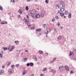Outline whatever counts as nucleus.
I'll use <instances>...</instances> for the list:
<instances>
[{
    "mask_svg": "<svg viewBox=\"0 0 76 76\" xmlns=\"http://www.w3.org/2000/svg\"><path fill=\"white\" fill-rule=\"evenodd\" d=\"M24 22H25V23H27V25L28 26H31V23H29V21L28 20L26 19V18H24L23 20Z\"/></svg>",
    "mask_w": 76,
    "mask_h": 76,
    "instance_id": "f257e3e1",
    "label": "nucleus"
},
{
    "mask_svg": "<svg viewBox=\"0 0 76 76\" xmlns=\"http://www.w3.org/2000/svg\"><path fill=\"white\" fill-rule=\"evenodd\" d=\"M59 4L61 7H65V4L63 3V1H61L59 2Z\"/></svg>",
    "mask_w": 76,
    "mask_h": 76,
    "instance_id": "f03ea898",
    "label": "nucleus"
},
{
    "mask_svg": "<svg viewBox=\"0 0 76 76\" xmlns=\"http://www.w3.org/2000/svg\"><path fill=\"white\" fill-rule=\"evenodd\" d=\"M40 17V15L39 14H37L36 15H34L33 16V18H39Z\"/></svg>",
    "mask_w": 76,
    "mask_h": 76,
    "instance_id": "7ed1b4c3",
    "label": "nucleus"
},
{
    "mask_svg": "<svg viewBox=\"0 0 76 76\" xmlns=\"http://www.w3.org/2000/svg\"><path fill=\"white\" fill-rule=\"evenodd\" d=\"M44 33L45 34H46V37H48L47 36V35H48V32H49L47 30H45L44 31Z\"/></svg>",
    "mask_w": 76,
    "mask_h": 76,
    "instance_id": "20e7f679",
    "label": "nucleus"
},
{
    "mask_svg": "<svg viewBox=\"0 0 76 76\" xmlns=\"http://www.w3.org/2000/svg\"><path fill=\"white\" fill-rule=\"evenodd\" d=\"M56 8H57L58 9H60L61 7V6L58 4H56Z\"/></svg>",
    "mask_w": 76,
    "mask_h": 76,
    "instance_id": "39448f33",
    "label": "nucleus"
},
{
    "mask_svg": "<svg viewBox=\"0 0 76 76\" xmlns=\"http://www.w3.org/2000/svg\"><path fill=\"white\" fill-rule=\"evenodd\" d=\"M61 7V8L60 9V11H61V12H64V7Z\"/></svg>",
    "mask_w": 76,
    "mask_h": 76,
    "instance_id": "423d86ee",
    "label": "nucleus"
},
{
    "mask_svg": "<svg viewBox=\"0 0 76 76\" xmlns=\"http://www.w3.org/2000/svg\"><path fill=\"white\" fill-rule=\"evenodd\" d=\"M14 48H15V47L14 46L10 47V49L9 50L10 51V52H11V51H12L13 50V49Z\"/></svg>",
    "mask_w": 76,
    "mask_h": 76,
    "instance_id": "0eeeda50",
    "label": "nucleus"
},
{
    "mask_svg": "<svg viewBox=\"0 0 76 76\" xmlns=\"http://www.w3.org/2000/svg\"><path fill=\"white\" fill-rule=\"evenodd\" d=\"M42 12H44V13H45V12L42 11V12L41 13V17H43L44 16V13H43Z\"/></svg>",
    "mask_w": 76,
    "mask_h": 76,
    "instance_id": "6e6552de",
    "label": "nucleus"
},
{
    "mask_svg": "<svg viewBox=\"0 0 76 76\" xmlns=\"http://www.w3.org/2000/svg\"><path fill=\"white\" fill-rule=\"evenodd\" d=\"M7 22L5 21H2L1 23V24L2 25L3 24H7Z\"/></svg>",
    "mask_w": 76,
    "mask_h": 76,
    "instance_id": "1a4fd4ad",
    "label": "nucleus"
},
{
    "mask_svg": "<svg viewBox=\"0 0 76 76\" xmlns=\"http://www.w3.org/2000/svg\"><path fill=\"white\" fill-rule=\"evenodd\" d=\"M51 72L52 73H56V71L55 69H53L51 70Z\"/></svg>",
    "mask_w": 76,
    "mask_h": 76,
    "instance_id": "9d476101",
    "label": "nucleus"
},
{
    "mask_svg": "<svg viewBox=\"0 0 76 76\" xmlns=\"http://www.w3.org/2000/svg\"><path fill=\"white\" fill-rule=\"evenodd\" d=\"M60 15L61 16H62V17L64 16V13L63 12H61L60 13Z\"/></svg>",
    "mask_w": 76,
    "mask_h": 76,
    "instance_id": "9b49d317",
    "label": "nucleus"
},
{
    "mask_svg": "<svg viewBox=\"0 0 76 76\" xmlns=\"http://www.w3.org/2000/svg\"><path fill=\"white\" fill-rule=\"evenodd\" d=\"M8 73L9 74H10V73H12L13 72L12 71V70L11 69H10L8 70Z\"/></svg>",
    "mask_w": 76,
    "mask_h": 76,
    "instance_id": "f8f14e48",
    "label": "nucleus"
},
{
    "mask_svg": "<svg viewBox=\"0 0 76 76\" xmlns=\"http://www.w3.org/2000/svg\"><path fill=\"white\" fill-rule=\"evenodd\" d=\"M36 32H41V29L37 28L36 30Z\"/></svg>",
    "mask_w": 76,
    "mask_h": 76,
    "instance_id": "ddd939ff",
    "label": "nucleus"
},
{
    "mask_svg": "<svg viewBox=\"0 0 76 76\" xmlns=\"http://www.w3.org/2000/svg\"><path fill=\"white\" fill-rule=\"evenodd\" d=\"M73 54V55H74V53H72V52L71 51L70 52V54H69V57H70V56H72H72H73L72 54Z\"/></svg>",
    "mask_w": 76,
    "mask_h": 76,
    "instance_id": "4468645a",
    "label": "nucleus"
},
{
    "mask_svg": "<svg viewBox=\"0 0 76 76\" xmlns=\"http://www.w3.org/2000/svg\"><path fill=\"white\" fill-rule=\"evenodd\" d=\"M30 66H31V67H32V66H34V63L32 62H31L30 63Z\"/></svg>",
    "mask_w": 76,
    "mask_h": 76,
    "instance_id": "2eb2a0df",
    "label": "nucleus"
},
{
    "mask_svg": "<svg viewBox=\"0 0 76 76\" xmlns=\"http://www.w3.org/2000/svg\"><path fill=\"white\" fill-rule=\"evenodd\" d=\"M23 61H24V62H26V61H27V58H23Z\"/></svg>",
    "mask_w": 76,
    "mask_h": 76,
    "instance_id": "dca6fc26",
    "label": "nucleus"
},
{
    "mask_svg": "<svg viewBox=\"0 0 76 76\" xmlns=\"http://www.w3.org/2000/svg\"><path fill=\"white\" fill-rule=\"evenodd\" d=\"M62 69H63V66H61L59 67V70H61Z\"/></svg>",
    "mask_w": 76,
    "mask_h": 76,
    "instance_id": "f3484780",
    "label": "nucleus"
},
{
    "mask_svg": "<svg viewBox=\"0 0 76 76\" xmlns=\"http://www.w3.org/2000/svg\"><path fill=\"white\" fill-rule=\"evenodd\" d=\"M26 73V70H24L23 73V75H25Z\"/></svg>",
    "mask_w": 76,
    "mask_h": 76,
    "instance_id": "a211bd4d",
    "label": "nucleus"
},
{
    "mask_svg": "<svg viewBox=\"0 0 76 76\" xmlns=\"http://www.w3.org/2000/svg\"><path fill=\"white\" fill-rule=\"evenodd\" d=\"M71 12H69V14L68 15V17L69 18H71Z\"/></svg>",
    "mask_w": 76,
    "mask_h": 76,
    "instance_id": "6ab92c4d",
    "label": "nucleus"
},
{
    "mask_svg": "<svg viewBox=\"0 0 76 76\" xmlns=\"http://www.w3.org/2000/svg\"><path fill=\"white\" fill-rule=\"evenodd\" d=\"M61 38H62V37H61V36H59V37H57V39H58V40L61 39Z\"/></svg>",
    "mask_w": 76,
    "mask_h": 76,
    "instance_id": "aec40b11",
    "label": "nucleus"
},
{
    "mask_svg": "<svg viewBox=\"0 0 76 76\" xmlns=\"http://www.w3.org/2000/svg\"><path fill=\"white\" fill-rule=\"evenodd\" d=\"M2 56H3V52H1L0 54V56H0L1 58V57H2Z\"/></svg>",
    "mask_w": 76,
    "mask_h": 76,
    "instance_id": "412c9836",
    "label": "nucleus"
},
{
    "mask_svg": "<svg viewBox=\"0 0 76 76\" xmlns=\"http://www.w3.org/2000/svg\"><path fill=\"white\" fill-rule=\"evenodd\" d=\"M18 12L20 13V15L22 14V12L20 10H18Z\"/></svg>",
    "mask_w": 76,
    "mask_h": 76,
    "instance_id": "4be33fe9",
    "label": "nucleus"
},
{
    "mask_svg": "<svg viewBox=\"0 0 76 76\" xmlns=\"http://www.w3.org/2000/svg\"><path fill=\"white\" fill-rule=\"evenodd\" d=\"M29 12L30 14H31V15H32V14H33V13H32V11L31 10H30L29 11Z\"/></svg>",
    "mask_w": 76,
    "mask_h": 76,
    "instance_id": "5701e85b",
    "label": "nucleus"
},
{
    "mask_svg": "<svg viewBox=\"0 0 76 76\" xmlns=\"http://www.w3.org/2000/svg\"><path fill=\"white\" fill-rule=\"evenodd\" d=\"M26 10H29V8H28V6H27L26 7Z\"/></svg>",
    "mask_w": 76,
    "mask_h": 76,
    "instance_id": "b1692460",
    "label": "nucleus"
},
{
    "mask_svg": "<svg viewBox=\"0 0 76 76\" xmlns=\"http://www.w3.org/2000/svg\"><path fill=\"white\" fill-rule=\"evenodd\" d=\"M45 2L46 3L48 4V3L49 2V1H48V0H45Z\"/></svg>",
    "mask_w": 76,
    "mask_h": 76,
    "instance_id": "393cba45",
    "label": "nucleus"
},
{
    "mask_svg": "<svg viewBox=\"0 0 76 76\" xmlns=\"http://www.w3.org/2000/svg\"><path fill=\"white\" fill-rule=\"evenodd\" d=\"M4 72V71L3 70H2L0 72V75H1V73H3Z\"/></svg>",
    "mask_w": 76,
    "mask_h": 76,
    "instance_id": "a878e982",
    "label": "nucleus"
},
{
    "mask_svg": "<svg viewBox=\"0 0 76 76\" xmlns=\"http://www.w3.org/2000/svg\"><path fill=\"white\" fill-rule=\"evenodd\" d=\"M0 10H1V11H3V7L1 6H0Z\"/></svg>",
    "mask_w": 76,
    "mask_h": 76,
    "instance_id": "bb28decb",
    "label": "nucleus"
},
{
    "mask_svg": "<svg viewBox=\"0 0 76 76\" xmlns=\"http://www.w3.org/2000/svg\"><path fill=\"white\" fill-rule=\"evenodd\" d=\"M3 48L4 49V50H7V48L3 47Z\"/></svg>",
    "mask_w": 76,
    "mask_h": 76,
    "instance_id": "cd10ccee",
    "label": "nucleus"
},
{
    "mask_svg": "<svg viewBox=\"0 0 76 76\" xmlns=\"http://www.w3.org/2000/svg\"><path fill=\"white\" fill-rule=\"evenodd\" d=\"M67 12H68V11L67 10H66L65 11V12H64V14L65 15H67Z\"/></svg>",
    "mask_w": 76,
    "mask_h": 76,
    "instance_id": "c85d7f7f",
    "label": "nucleus"
},
{
    "mask_svg": "<svg viewBox=\"0 0 76 76\" xmlns=\"http://www.w3.org/2000/svg\"><path fill=\"white\" fill-rule=\"evenodd\" d=\"M15 44H19V41H15Z\"/></svg>",
    "mask_w": 76,
    "mask_h": 76,
    "instance_id": "c756f323",
    "label": "nucleus"
},
{
    "mask_svg": "<svg viewBox=\"0 0 76 76\" xmlns=\"http://www.w3.org/2000/svg\"><path fill=\"white\" fill-rule=\"evenodd\" d=\"M39 53L40 54H43V51H41V50H39Z\"/></svg>",
    "mask_w": 76,
    "mask_h": 76,
    "instance_id": "7c9ffc66",
    "label": "nucleus"
},
{
    "mask_svg": "<svg viewBox=\"0 0 76 76\" xmlns=\"http://www.w3.org/2000/svg\"><path fill=\"white\" fill-rule=\"evenodd\" d=\"M45 70H47V68H45L44 69H43V72H45Z\"/></svg>",
    "mask_w": 76,
    "mask_h": 76,
    "instance_id": "2f4dec72",
    "label": "nucleus"
},
{
    "mask_svg": "<svg viewBox=\"0 0 76 76\" xmlns=\"http://www.w3.org/2000/svg\"><path fill=\"white\" fill-rule=\"evenodd\" d=\"M16 67L17 68H18V67L19 66V64H17L16 65Z\"/></svg>",
    "mask_w": 76,
    "mask_h": 76,
    "instance_id": "473e14b6",
    "label": "nucleus"
},
{
    "mask_svg": "<svg viewBox=\"0 0 76 76\" xmlns=\"http://www.w3.org/2000/svg\"><path fill=\"white\" fill-rule=\"evenodd\" d=\"M42 26L43 27H45V26H47V24H43Z\"/></svg>",
    "mask_w": 76,
    "mask_h": 76,
    "instance_id": "72a5a7b5",
    "label": "nucleus"
},
{
    "mask_svg": "<svg viewBox=\"0 0 76 76\" xmlns=\"http://www.w3.org/2000/svg\"><path fill=\"white\" fill-rule=\"evenodd\" d=\"M11 63V62H9L8 64H7V66H9V65H10V64Z\"/></svg>",
    "mask_w": 76,
    "mask_h": 76,
    "instance_id": "f704fd0d",
    "label": "nucleus"
},
{
    "mask_svg": "<svg viewBox=\"0 0 76 76\" xmlns=\"http://www.w3.org/2000/svg\"><path fill=\"white\" fill-rule=\"evenodd\" d=\"M58 16H56V17H55V18L56 19H58Z\"/></svg>",
    "mask_w": 76,
    "mask_h": 76,
    "instance_id": "c9c22d12",
    "label": "nucleus"
},
{
    "mask_svg": "<svg viewBox=\"0 0 76 76\" xmlns=\"http://www.w3.org/2000/svg\"><path fill=\"white\" fill-rule=\"evenodd\" d=\"M30 65V63H28L27 64H26V66H29Z\"/></svg>",
    "mask_w": 76,
    "mask_h": 76,
    "instance_id": "e433bc0d",
    "label": "nucleus"
},
{
    "mask_svg": "<svg viewBox=\"0 0 76 76\" xmlns=\"http://www.w3.org/2000/svg\"><path fill=\"white\" fill-rule=\"evenodd\" d=\"M16 51L17 52V53H18L19 54V53H20V50H19H19H16Z\"/></svg>",
    "mask_w": 76,
    "mask_h": 76,
    "instance_id": "4c0bfd02",
    "label": "nucleus"
},
{
    "mask_svg": "<svg viewBox=\"0 0 76 76\" xmlns=\"http://www.w3.org/2000/svg\"><path fill=\"white\" fill-rule=\"evenodd\" d=\"M74 72L73 71H72V70L70 72V73L71 74H72V73H73Z\"/></svg>",
    "mask_w": 76,
    "mask_h": 76,
    "instance_id": "58836bf2",
    "label": "nucleus"
},
{
    "mask_svg": "<svg viewBox=\"0 0 76 76\" xmlns=\"http://www.w3.org/2000/svg\"><path fill=\"white\" fill-rule=\"evenodd\" d=\"M57 25H58V26H59V25H60V23L59 22H58L57 23Z\"/></svg>",
    "mask_w": 76,
    "mask_h": 76,
    "instance_id": "ea45409f",
    "label": "nucleus"
},
{
    "mask_svg": "<svg viewBox=\"0 0 76 76\" xmlns=\"http://www.w3.org/2000/svg\"><path fill=\"white\" fill-rule=\"evenodd\" d=\"M34 29H35V27H33L31 28V29H32V30H34Z\"/></svg>",
    "mask_w": 76,
    "mask_h": 76,
    "instance_id": "a19ab883",
    "label": "nucleus"
},
{
    "mask_svg": "<svg viewBox=\"0 0 76 76\" xmlns=\"http://www.w3.org/2000/svg\"><path fill=\"white\" fill-rule=\"evenodd\" d=\"M66 70H67V71H68V70H69V67H67V68L66 69Z\"/></svg>",
    "mask_w": 76,
    "mask_h": 76,
    "instance_id": "79ce46f5",
    "label": "nucleus"
},
{
    "mask_svg": "<svg viewBox=\"0 0 76 76\" xmlns=\"http://www.w3.org/2000/svg\"><path fill=\"white\" fill-rule=\"evenodd\" d=\"M34 59L35 61H37V58L36 57H35Z\"/></svg>",
    "mask_w": 76,
    "mask_h": 76,
    "instance_id": "37998d69",
    "label": "nucleus"
},
{
    "mask_svg": "<svg viewBox=\"0 0 76 76\" xmlns=\"http://www.w3.org/2000/svg\"><path fill=\"white\" fill-rule=\"evenodd\" d=\"M40 76H44V74H42L40 75Z\"/></svg>",
    "mask_w": 76,
    "mask_h": 76,
    "instance_id": "c03bdc74",
    "label": "nucleus"
},
{
    "mask_svg": "<svg viewBox=\"0 0 76 76\" xmlns=\"http://www.w3.org/2000/svg\"><path fill=\"white\" fill-rule=\"evenodd\" d=\"M52 21L53 22H54L55 21V19H52Z\"/></svg>",
    "mask_w": 76,
    "mask_h": 76,
    "instance_id": "a18cd8bd",
    "label": "nucleus"
},
{
    "mask_svg": "<svg viewBox=\"0 0 76 76\" xmlns=\"http://www.w3.org/2000/svg\"><path fill=\"white\" fill-rule=\"evenodd\" d=\"M64 67H65V69H66L67 68V67H68V66H64Z\"/></svg>",
    "mask_w": 76,
    "mask_h": 76,
    "instance_id": "49530a36",
    "label": "nucleus"
},
{
    "mask_svg": "<svg viewBox=\"0 0 76 76\" xmlns=\"http://www.w3.org/2000/svg\"><path fill=\"white\" fill-rule=\"evenodd\" d=\"M11 1L12 2H15V0H11Z\"/></svg>",
    "mask_w": 76,
    "mask_h": 76,
    "instance_id": "de8ad7c7",
    "label": "nucleus"
},
{
    "mask_svg": "<svg viewBox=\"0 0 76 76\" xmlns=\"http://www.w3.org/2000/svg\"><path fill=\"white\" fill-rule=\"evenodd\" d=\"M11 67H12V69H13V67H14V65H12L11 66Z\"/></svg>",
    "mask_w": 76,
    "mask_h": 76,
    "instance_id": "09e8293b",
    "label": "nucleus"
},
{
    "mask_svg": "<svg viewBox=\"0 0 76 76\" xmlns=\"http://www.w3.org/2000/svg\"><path fill=\"white\" fill-rule=\"evenodd\" d=\"M26 18H27V19H29V16H28V15H27V16Z\"/></svg>",
    "mask_w": 76,
    "mask_h": 76,
    "instance_id": "8fccbe9b",
    "label": "nucleus"
},
{
    "mask_svg": "<svg viewBox=\"0 0 76 76\" xmlns=\"http://www.w3.org/2000/svg\"><path fill=\"white\" fill-rule=\"evenodd\" d=\"M4 67H5L4 66H2V68H3V69H4Z\"/></svg>",
    "mask_w": 76,
    "mask_h": 76,
    "instance_id": "3c124183",
    "label": "nucleus"
},
{
    "mask_svg": "<svg viewBox=\"0 0 76 76\" xmlns=\"http://www.w3.org/2000/svg\"><path fill=\"white\" fill-rule=\"evenodd\" d=\"M34 1L35 2H37V1H38V0H34Z\"/></svg>",
    "mask_w": 76,
    "mask_h": 76,
    "instance_id": "603ef678",
    "label": "nucleus"
},
{
    "mask_svg": "<svg viewBox=\"0 0 76 76\" xmlns=\"http://www.w3.org/2000/svg\"><path fill=\"white\" fill-rule=\"evenodd\" d=\"M7 50H10V47H9V48L7 49Z\"/></svg>",
    "mask_w": 76,
    "mask_h": 76,
    "instance_id": "864d4df0",
    "label": "nucleus"
},
{
    "mask_svg": "<svg viewBox=\"0 0 76 76\" xmlns=\"http://www.w3.org/2000/svg\"><path fill=\"white\" fill-rule=\"evenodd\" d=\"M53 62H54V61H51V63H53Z\"/></svg>",
    "mask_w": 76,
    "mask_h": 76,
    "instance_id": "5fc2aeb1",
    "label": "nucleus"
},
{
    "mask_svg": "<svg viewBox=\"0 0 76 76\" xmlns=\"http://www.w3.org/2000/svg\"><path fill=\"white\" fill-rule=\"evenodd\" d=\"M42 34L41 33H40L39 34V36H40Z\"/></svg>",
    "mask_w": 76,
    "mask_h": 76,
    "instance_id": "6e6d98bb",
    "label": "nucleus"
},
{
    "mask_svg": "<svg viewBox=\"0 0 76 76\" xmlns=\"http://www.w3.org/2000/svg\"><path fill=\"white\" fill-rule=\"evenodd\" d=\"M33 12H35V10H34V9H33Z\"/></svg>",
    "mask_w": 76,
    "mask_h": 76,
    "instance_id": "4d7b16f0",
    "label": "nucleus"
},
{
    "mask_svg": "<svg viewBox=\"0 0 76 76\" xmlns=\"http://www.w3.org/2000/svg\"><path fill=\"white\" fill-rule=\"evenodd\" d=\"M18 18H20V15H18Z\"/></svg>",
    "mask_w": 76,
    "mask_h": 76,
    "instance_id": "13d9d810",
    "label": "nucleus"
},
{
    "mask_svg": "<svg viewBox=\"0 0 76 76\" xmlns=\"http://www.w3.org/2000/svg\"><path fill=\"white\" fill-rule=\"evenodd\" d=\"M58 14H59V13H60V12H59V11H58Z\"/></svg>",
    "mask_w": 76,
    "mask_h": 76,
    "instance_id": "bf43d9fd",
    "label": "nucleus"
},
{
    "mask_svg": "<svg viewBox=\"0 0 76 76\" xmlns=\"http://www.w3.org/2000/svg\"><path fill=\"white\" fill-rule=\"evenodd\" d=\"M53 59L55 60H56V58H55Z\"/></svg>",
    "mask_w": 76,
    "mask_h": 76,
    "instance_id": "052dcab7",
    "label": "nucleus"
},
{
    "mask_svg": "<svg viewBox=\"0 0 76 76\" xmlns=\"http://www.w3.org/2000/svg\"><path fill=\"white\" fill-rule=\"evenodd\" d=\"M31 0H27V1H30Z\"/></svg>",
    "mask_w": 76,
    "mask_h": 76,
    "instance_id": "680f3d73",
    "label": "nucleus"
},
{
    "mask_svg": "<svg viewBox=\"0 0 76 76\" xmlns=\"http://www.w3.org/2000/svg\"><path fill=\"white\" fill-rule=\"evenodd\" d=\"M28 50H26L25 51V52H28Z\"/></svg>",
    "mask_w": 76,
    "mask_h": 76,
    "instance_id": "e2e57ef3",
    "label": "nucleus"
},
{
    "mask_svg": "<svg viewBox=\"0 0 76 76\" xmlns=\"http://www.w3.org/2000/svg\"><path fill=\"white\" fill-rule=\"evenodd\" d=\"M37 64H39V62H38L37 63Z\"/></svg>",
    "mask_w": 76,
    "mask_h": 76,
    "instance_id": "0e129e2a",
    "label": "nucleus"
},
{
    "mask_svg": "<svg viewBox=\"0 0 76 76\" xmlns=\"http://www.w3.org/2000/svg\"><path fill=\"white\" fill-rule=\"evenodd\" d=\"M49 23V24H50V23L49 22H48V23H47V24L48 25V23Z\"/></svg>",
    "mask_w": 76,
    "mask_h": 76,
    "instance_id": "69168bd1",
    "label": "nucleus"
},
{
    "mask_svg": "<svg viewBox=\"0 0 76 76\" xmlns=\"http://www.w3.org/2000/svg\"><path fill=\"white\" fill-rule=\"evenodd\" d=\"M53 61H55V60H54V59H53Z\"/></svg>",
    "mask_w": 76,
    "mask_h": 76,
    "instance_id": "338daca9",
    "label": "nucleus"
},
{
    "mask_svg": "<svg viewBox=\"0 0 76 76\" xmlns=\"http://www.w3.org/2000/svg\"><path fill=\"white\" fill-rule=\"evenodd\" d=\"M62 28H63L62 27H61V29H62Z\"/></svg>",
    "mask_w": 76,
    "mask_h": 76,
    "instance_id": "774afa93",
    "label": "nucleus"
}]
</instances>
